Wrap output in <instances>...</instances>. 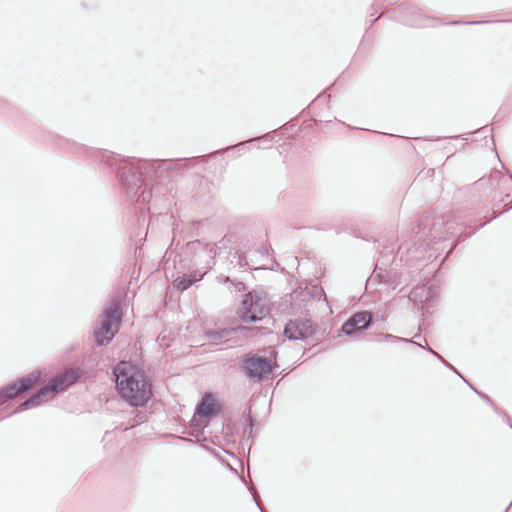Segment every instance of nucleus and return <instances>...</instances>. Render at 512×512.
Instances as JSON below:
<instances>
[{
    "instance_id": "nucleus-1",
    "label": "nucleus",
    "mask_w": 512,
    "mask_h": 512,
    "mask_svg": "<svg viewBox=\"0 0 512 512\" xmlns=\"http://www.w3.org/2000/svg\"><path fill=\"white\" fill-rule=\"evenodd\" d=\"M192 158H180L177 160H143L124 158L120 155L104 152L102 160L110 167H115L121 186L125 189L127 197L131 201L147 204L152 199V185L163 184L170 174L179 168L187 166Z\"/></svg>"
},
{
    "instance_id": "nucleus-2",
    "label": "nucleus",
    "mask_w": 512,
    "mask_h": 512,
    "mask_svg": "<svg viewBox=\"0 0 512 512\" xmlns=\"http://www.w3.org/2000/svg\"><path fill=\"white\" fill-rule=\"evenodd\" d=\"M116 388L120 396L133 407H142L151 397V385L142 370L127 363L114 368Z\"/></svg>"
},
{
    "instance_id": "nucleus-3",
    "label": "nucleus",
    "mask_w": 512,
    "mask_h": 512,
    "mask_svg": "<svg viewBox=\"0 0 512 512\" xmlns=\"http://www.w3.org/2000/svg\"><path fill=\"white\" fill-rule=\"evenodd\" d=\"M450 226L448 221L444 218L432 219L425 217L421 219L418 225L414 228V233L417 237L415 248L412 250L405 245L399 247V252L406 250L409 258H421L424 257V252L427 248L431 249V245L436 243V240H445L450 232Z\"/></svg>"
},
{
    "instance_id": "nucleus-4",
    "label": "nucleus",
    "mask_w": 512,
    "mask_h": 512,
    "mask_svg": "<svg viewBox=\"0 0 512 512\" xmlns=\"http://www.w3.org/2000/svg\"><path fill=\"white\" fill-rule=\"evenodd\" d=\"M82 375L79 368L66 369L62 373L53 377L46 385L42 386L35 394L31 395L23 401L14 413L37 407L41 403L53 398L56 394L66 390L68 387L76 383Z\"/></svg>"
},
{
    "instance_id": "nucleus-5",
    "label": "nucleus",
    "mask_w": 512,
    "mask_h": 512,
    "mask_svg": "<svg viewBox=\"0 0 512 512\" xmlns=\"http://www.w3.org/2000/svg\"><path fill=\"white\" fill-rule=\"evenodd\" d=\"M269 300L263 292H247L241 301L237 314L242 322L253 323L269 315Z\"/></svg>"
},
{
    "instance_id": "nucleus-6",
    "label": "nucleus",
    "mask_w": 512,
    "mask_h": 512,
    "mask_svg": "<svg viewBox=\"0 0 512 512\" xmlns=\"http://www.w3.org/2000/svg\"><path fill=\"white\" fill-rule=\"evenodd\" d=\"M122 309L118 302L112 301L103 311V319L94 329V339L99 346L109 344L114 338L122 320Z\"/></svg>"
},
{
    "instance_id": "nucleus-7",
    "label": "nucleus",
    "mask_w": 512,
    "mask_h": 512,
    "mask_svg": "<svg viewBox=\"0 0 512 512\" xmlns=\"http://www.w3.org/2000/svg\"><path fill=\"white\" fill-rule=\"evenodd\" d=\"M40 371H33L17 381L10 383L9 385L0 389V405H2L6 400H11L16 398L23 392L31 389L36 383L40 380Z\"/></svg>"
},
{
    "instance_id": "nucleus-8",
    "label": "nucleus",
    "mask_w": 512,
    "mask_h": 512,
    "mask_svg": "<svg viewBox=\"0 0 512 512\" xmlns=\"http://www.w3.org/2000/svg\"><path fill=\"white\" fill-rule=\"evenodd\" d=\"M243 369L247 377L261 380L272 372L273 366L270 359L253 355L244 360Z\"/></svg>"
},
{
    "instance_id": "nucleus-9",
    "label": "nucleus",
    "mask_w": 512,
    "mask_h": 512,
    "mask_svg": "<svg viewBox=\"0 0 512 512\" xmlns=\"http://www.w3.org/2000/svg\"><path fill=\"white\" fill-rule=\"evenodd\" d=\"M372 324V314L367 311L351 315L342 325L341 331L347 336H357Z\"/></svg>"
},
{
    "instance_id": "nucleus-10",
    "label": "nucleus",
    "mask_w": 512,
    "mask_h": 512,
    "mask_svg": "<svg viewBox=\"0 0 512 512\" xmlns=\"http://www.w3.org/2000/svg\"><path fill=\"white\" fill-rule=\"evenodd\" d=\"M283 333L289 340H304L314 334V328L309 319L297 318L285 325Z\"/></svg>"
},
{
    "instance_id": "nucleus-11",
    "label": "nucleus",
    "mask_w": 512,
    "mask_h": 512,
    "mask_svg": "<svg viewBox=\"0 0 512 512\" xmlns=\"http://www.w3.org/2000/svg\"><path fill=\"white\" fill-rule=\"evenodd\" d=\"M401 21L412 27H425L430 26L428 23L432 21V19L426 17L420 8L414 6L412 4H402L397 9Z\"/></svg>"
},
{
    "instance_id": "nucleus-12",
    "label": "nucleus",
    "mask_w": 512,
    "mask_h": 512,
    "mask_svg": "<svg viewBox=\"0 0 512 512\" xmlns=\"http://www.w3.org/2000/svg\"><path fill=\"white\" fill-rule=\"evenodd\" d=\"M373 276L378 277L381 283L386 284L392 289H396L399 285L406 283L405 280H402V275L399 274L395 269L383 270L380 267L379 262L376 265Z\"/></svg>"
},
{
    "instance_id": "nucleus-13",
    "label": "nucleus",
    "mask_w": 512,
    "mask_h": 512,
    "mask_svg": "<svg viewBox=\"0 0 512 512\" xmlns=\"http://www.w3.org/2000/svg\"><path fill=\"white\" fill-rule=\"evenodd\" d=\"M221 409V406L216 402L211 394H206L198 404L196 411L201 418L210 419L216 416Z\"/></svg>"
},
{
    "instance_id": "nucleus-14",
    "label": "nucleus",
    "mask_w": 512,
    "mask_h": 512,
    "mask_svg": "<svg viewBox=\"0 0 512 512\" xmlns=\"http://www.w3.org/2000/svg\"><path fill=\"white\" fill-rule=\"evenodd\" d=\"M273 139H274V136L272 135V133H266L262 136H258V137H255V138H252V139H249L246 141H242L235 145L229 146L225 149L218 150V151L214 152L213 155L221 154V153L232 151V150H237V151L241 152V151L245 150V146L248 143H251V142H269V143H271L273 141Z\"/></svg>"
},
{
    "instance_id": "nucleus-15",
    "label": "nucleus",
    "mask_w": 512,
    "mask_h": 512,
    "mask_svg": "<svg viewBox=\"0 0 512 512\" xmlns=\"http://www.w3.org/2000/svg\"><path fill=\"white\" fill-rule=\"evenodd\" d=\"M202 278L203 275H199V277H197L193 274H183L174 280L173 285L177 290L184 291L191 287L194 283L200 281Z\"/></svg>"
},
{
    "instance_id": "nucleus-16",
    "label": "nucleus",
    "mask_w": 512,
    "mask_h": 512,
    "mask_svg": "<svg viewBox=\"0 0 512 512\" xmlns=\"http://www.w3.org/2000/svg\"><path fill=\"white\" fill-rule=\"evenodd\" d=\"M231 334V331L228 330V329H208L206 330L205 332V335L206 337L214 342V343H219V342H222L223 340H226Z\"/></svg>"
},
{
    "instance_id": "nucleus-17",
    "label": "nucleus",
    "mask_w": 512,
    "mask_h": 512,
    "mask_svg": "<svg viewBox=\"0 0 512 512\" xmlns=\"http://www.w3.org/2000/svg\"><path fill=\"white\" fill-rule=\"evenodd\" d=\"M411 340H412V342H411L412 344H415L423 349H426L431 354H433L440 362H442L446 367L453 370L456 374H459V372L456 370V368H454L448 361H446L438 352L433 350L430 346H428L427 344L424 346V344H420V343L414 341L413 339H411Z\"/></svg>"
},
{
    "instance_id": "nucleus-18",
    "label": "nucleus",
    "mask_w": 512,
    "mask_h": 512,
    "mask_svg": "<svg viewBox=\"0 0 512 512\" xmlns=\"http://www.w3.org/2000/svg\"><path fill=\"white\" fill-rule=\"evenodd\" d=\"M377 337H384L385 341L391 342V343L412 342V340H410V339L399 337V336H395V335L388 334V333H379V334H377Z\"/></svg>"
},
{
    "instance_id": "nucleus-19",
    "label": "nucleus",
    "mask_w": 512,
    "mask_h": 512,
    "mask_svg": "<svg viewBox=\"0 0 512 512\" xmlns=\"http://www.w3.org/2000/svg\"><path fill=\"white\" fill-rule=\"evenodd\" d=\"M249 491L252 494L253 499H254L255 503L257 504L258 508L261 510V512H266L261 505L260 497H259L257 490L254 487H250Z\"/></svg>"
},
{
    "instance_id": "nucleus-20",
    "label": "nucleus",
    "mask_w": 512,
    "mask_h": 512,
    "mask_svg": "<svg viewBox=\"0 0 512 512\" xmlns=\"http://www.w3.org/2000/svg\"><path fill=\"white\" fill-rule=\"evenodd\" d=\"M474 391L475 393H477L484 401H486L490 406L493 405L494 403L492 402V400L485 394L479 392L478 390H476L467 380H465L463 378V376L460 375V373L458 374Z\"/></svg>"
},
{
    "instance_id": "nucleus-21",
    "label": "nucleus",
    "mask_w": 512,
    "mask_h": 512,
    "mask_svg": "<svg viewBox=\"0 0 512 512\" xmlns=\"http://www.w3.org/2000/svg\"><path fill=\"white\" fill-rule=\"evenodd\" d=\"M491 407L493 408V410L500 416L503 417L504 421L507 422L510 427L512 428V425L510 424V420H509V417L504 413L502 412L497 406H495L494 404L491 405Z\"/></svg>"
},
{
    "instance_id": "nucleus-22",
    "label": "nucleus",
    "mask_w": 512,
    "mask_h": 512,
    "mask_svg": "<svg viewBox=\"0 0 512 512\" xmlns=\"http://www.w3.org/2000/svg\"><path fill=\"white\" fill-rule=\"evenodd\" d=\"M235 287L238 291H241V290H244L245 289V285L242 283V282H238L235 284Z\"/></svg>"
},
{
    "instance_id": "nucleus-23",
    "label": "nucleus",
    "mask_w": 512,
    "mask_h": 512,
    "mask_svg": "<svg viewBox=\"0 0 512 512\" xmlns=\"http://www.w3.org/2000/svg\"><path fill=\"white\" fill-rule=\"evenodd\" d=\"M261 253L262 254H268V250L265 246H261Z\"/></svg>"
},
{
    "instance_id": "nucleus-24",
    "label": "nucleus",
    "mask_w": 512,
    "mask_h": 512,
    "mask_svg": "<svg viewBox=\"0 0 512 512\" xmlns=\"http://www.w3.org/2000/svg\"><path fill=\"white\" fill-rule=\"evenodd\" d=\"M375 340H376V341H378V342H383V341H385L384 337H377V336H376V339H375Z\"/></svg>"
},
{
    "instance_id": "nucleus-25",
    "label": "nucleus",
    "mask_w": 512,
    "mask_h": 512,
    "mask_svg": "<svg viewBox=\"0 0 512 512\" xmlns=\"http://www.w3.org/2000/svg\"><path fill=\"white\" fill-rule=\"evenodd\" d=\"M248 422H249V425L252 427L253 426V418L249 417L248 418Z\"/></svg>"
},
{
    "instance_id": "nucleus-26",
    "label": "nucleus",
    "mask_w": 512,
    "mask_h": 512,
    "mask_svg": "<svg viewBox=\"0 0 512 512\" xmlns=\"http://www.w3.org/2000/svg\"><path fill=\"white\" fill-rule=\"evenodd\" d=\"M471 24H480L481 22L480 21H474V22H470Z\"/></svg>"
},
{
    "instance_id": "nucleus-27",
    "label": "nucleus",
    "mask_w": 512,
    "mask_h": 512,
    "mask_svg": "<svg viewBox=\"0 0 512 512\" xmlns=\"http://www.w3.org/2000/svg\"><path fill=\"white\" fill-rule=\"evenodd\" d=\"M459 23H460L459 21L452 22V24H454V25L459 24Z\"/></svg>"
},
{
    "instance_id": "nucleus-28",
    "label": "nucleus",
    "mask_w": 512,
    "mask_h": 512,
    "mask_svg": "<svg viewBox=\"0 0 512 512\" xmlns=\"http://www.w3.org/2000/svg\"><path fill=\"white\" fill-rule=\"evenodd\" d=\"M226 282H230L232 284V281L230 280V278H227Z\"/></svg>"
}]
</instances>
